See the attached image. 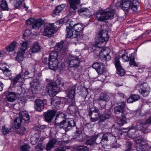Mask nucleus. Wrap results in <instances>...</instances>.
Segmentation results:
<instances>
[{
  "instance_id": "obj_26",
  "label": "nucleus",
  "mask_w": 151,
  "mask_h": 151,
  "mask_svg": "<svg viewBox=\"0 0 151 151\" xmlns=\"http://www.w3.org/2000/svg\"><path fill=\"white\" fill-rule=\"evenodd\" d=\"M57 142V139L55 138L50 139L46 145L45 149L47 151L51 150L54 147Z\"/></svg>"
},
{
  "instance_id": "obj_52",
  "label": "nucleus",
  "mask_w": 151,
  "mask_h": 151,
  "mask_svg": "<svg viewBox=\"0 0 151 151\" xmlns=\"http://www.w3.org/2000/svg\"><path fill=\"white\" fill-rule=\"evenodd\" d=\"M125 145L127 149L124 151H129L132 145V143L130 142H127L126 143Z\"/></svg>"
},
{
  "instance_id": "obj_50",
  "label": "nucleus",
  "mask_w": 151,
  "mask_h": 151,
  "mask_svg": "<svg viewBox=\"0 0 151 151\" xmlns=\"http://www.w3.org/2000/svg\"><path fill=\"white\" fill-rule=\"evenodd\" d=\"M117 70V73L121 76H123L124 75L125 72L124 70L122 68L118 69Z\"/></svg>"
},
{
  "instance_id": "obj_61",
  "label": "nucleus",
  "mask_w": 151,
  "mask_h": 151,
  "mask_svg": "<svg viewBox=\"0 0 151 151\" xmlns=\"http://www.w3.org/2000/svg\"><path fill=\"white\" fill-rule=\"evenodd\" d=\"M122 2H118L116 3L115 5V7L116 8H118L119 7H120L122 9Z\"/></svg>"
},
{
  "instance_id": "obj_2",
  "label": "nucleus",
  "mask_w": 151,
  "mask_h": 151,
  "mask_svg": "<svg viewBox=\"0 0 151 151\" xmlns=\"http://www.w3.org/2000/svg\"><path fill=\"white\" fill-rule=\"evenodd\" d=\"M65 117L64 114H57L56 116L54 127L55 128L63 129L65 132H67L74 127L76 123L72 119L67 120H62V117Z\"/></svg>"
},
{
  "instance_id": "obj_36",
  "label": "nucleus",
  "mask_w": 151,
  "mask_h": 151,
  "mask_svg": "<svg viewBox=\"0 0 151 151\" xmlns=\"http://www.w3.org/2000/svg\"><path fill=\"white\" fill-rule=\"evenodd\" d=\"M96 101L98 103L100 106V108L101 109H105L106 108L107 101H105L101 100V99H98Z\"/></svg>"
},
{
  "instance_id": "obj_55",
  "label": "nucleus",
  "mask_w": 151,
  "mask_h": 151,
  "mask_svg": "<svg viewBox=\"0 0 151 151\" xmlns=\"http://www.w3.org/2000/svg\"><path fill=\"white\" fill-rule=\"evenodd\" d=\"M20 101V103L22 104H25L26 102V99L25 97L22 96H19L18 98Z\"/></svg>"
},
{
  "instance_id": "obj_34",
  "label": "nucleus",
  "mask_w": 151,
  "mask_h": 151,
  "mask_svg": "<svg viewBox=\"0 0 151 151\" xmlns=\"http://www.w3.org/2000/svg\"><path fill=\"white\" fill-rule=\"evenodd\" d=\"M40 136L38 134H35L32 136L30 138L31 143L33 145H35L38 141Z\"/></svg>"
},
{
  "instance_id": "obj_4",
  "label": "nucleus",
  "mask_w": 151,
  "mask_h": 151,
  "mask_svg": "<svg viewBox=\"0 0 151 151\" xmlns=\"http://www.w3.org/2000/svg\"><path fill=\"white\" fill-rule=\"evenodd\" d=\"M64 84L61 81L57 79L55 82H51L49 83L47 86L48 92L50 97H53L56 96L59 92V87L58 86H63Z\"/></svg>"
},
{
  "instance_id": "obj_39",
  "label": "nucleus",
  "mask_w": 151,
  "mask_h": 151,
  "mask_svg": "<svg viewBox=\"0 0 151 151\" xmlns=\"http://www.w3.org/2000/svg\"><path fill=\"white\" fill-rule=\"evenodd\" d=\"M60 104V101L58 99H52L51 100V104L54 106L53 108H57Z\"/></svg>"
},
{
  "instance_id": "obj_19",
  "label": "nucleus",
  "mask_w": 151,
  "mask_h": 151,
  "mask_svg": "<svg viewBox=\"0 0 151 151\" xmlns=\"http://www.w3.org/2000/svg\"><path fill=\"white\" fill-rule=\"evenodd\" d=\"M99 57L101 60L103 62L108 61L111 58L108 50L104 49H102L100 53Z\"/></svg>"
},
{
  "instance_id": "obj_47",
  "label": "nucleus",
  "mask_w": 151,
  "mask_h": 151,
  "mask_svg": "<svg viewBox=\"0 0 151 151\" xmlns=\"http://www.w3.org/2000/svg\"><path fill=\"white\" fill-rule=\"evenodd\" d=\"M105 68L104 66V64L101 65L100 68H99L96 71L99 75L103 74L105 72Z\"/></svg>"
},
{
  "instance_id": "obj_64",
  "label": "nucleus",
  "mask_w": 151,
  "mask_h": 151,
  "mask_svg": "<svg viewBox=\"0 0 151 151\" xmlns=\"http://www.w3.org/2000/svg\"><path fill=\"white\" fill-rule=\"evenodd\" d=\"M55 151H66L65 150L64 147H59L56 148Z\"/></svg>"
},
{
  "instance_id": "obj_49",
  "label": "nucleus",
  "mask_w": 151,
  "mask_h": 151,
  "mask_svg": "<svg viewBox=\"0 0 151 151\" xmlns=\"http://www.w3.org/2000/svg\"><path fill=\"white\" fill-rule=\"evenodd\" d=\"M69 2L70 5H73L75 6H77V5L78 4L80 3V0H68Z\"/></svg>"
},
{
  "instance_id": "obj_8",
  "label": "nucleus",
  "mask_w": 151,
  "mask_h": 151,
  "mask_svg": "<svg viewBox=\"0 0 151 151\" xmlns=\"http://www.w3.org/2000/svg\"><path fill=\"white\" fill-rule=\"evenodd\" d=\"M44 21L40 19H36L33 18H30L27 20L26 22L27 25L32 24V28L35 29H38L44 23Z\"/></svg>"
},
{
  "instance_id": "obj_53",
  "label": "nucleus",
  "mask_w": 151,
  "mask_h": 151,
  "mask_svg": "<svg viewBox=\"0 0 151 151\" xmlns=\"http://www.w3.org/2000/svg\"><path fill=\"white\" fill-rule=\"evenodd\" d=\"M29 77L30 78H33L35 74L34 69L33 68H32L30 69L29 70Z\"/></svg>"
},
{
  "instance_id": "obj_21",
  "label": "nucleus",
  "mask_w": 151,
  "mask_h": 151,
  "mask_svg": "<svg viewBox=\"0 0 151 151\" xmlns=\"http://www.w3.org/2000/svg\"><path fill=\"white\" fill-rule=\"evenodd\" d=\"M35 108L36 110L39 111H42L44 108V103L41 99H37L35 101Z\"/></svg>"
},
{
  "instance_id": "obj_63",
  "label": "nucleus",
  "mask_w": 151,
  "mask_h": 151,
  "mask_svg": "<svg viewBox=\"0 0 151 151\" xmlns=\"http://www.w3.org/2000/svg\"><path fill=\"white\" fill-rule=\"evenodd\" d=\"M134 102V101L131 95L127 99V103H132Z\"/></svg>"
},
{
  "instance_id": "obj_62",
  "label": "nucleus",
  "mask_w": 151,
  "mask_h": 151,
  "mask_svg": "<svg viewBox=\"0 0 151 151\" xmlns=\"http://www.w3.org/2000/svg\"><path fill=\"white\" fill-rule=\"evenodd\" d=\"M61 12V11H60V10L55 8V10L54 11L53 13L55 15H59L60 13Z\"/></svg>"
},
{
  "instance_id": "obj_27",
  "label": "nucleus",
  "mask_w": 151,
  "mask_h": 151,
  "mask_svg": "<svg viewBox=\"0 0 151 151\" xmlns=\"http://www.w3.org/2000/svg\"><path fill=\"white\" fill-rule=\"evenodd\" d=\"M7 101L13 102L17 99L16 94L15 93L13 92L9 93L6 97Z\"/></svg>"
},
{
  "instance_id": "obj_16",
  "label": "nucleus",
  "mask_w": 151,
  "mask_h": 151,
  "mask_svg": "<svg viewBox=\"0 0 151 151\" xmlns=\"http://www.w3.org/2000/svg\"><path fill=\"white\" fill-rule=\"evenodd\" d=\"M140 88L139 90V92L144 97L147 96L150 91V88L147 84L143 83L139 86Z\"/></svg>"
},
{
  "instance_id": "obj_40",
  "label": "nucleus",
  "mask_w": 151,
  "mask_h": 151,
  "mask_svg": "<svg viewBox=\"0 0 151 151\" xmlns=\"http://www.w3.org/2000/svg\"><path fill=\"white\" fill-rule=\"evenodd\" d=\"M99 99L107 102L109 100L110 97L107 94L102 93L101 94Z\"/></svg>"
},
{
  "instance_id": "obj_46",
  "label": "nucleus",
  "mask_w": 151,
  "mask_h": 151,
  "mask_svg": "<svg viewBox=\"0 0 151 151\" xmlns=\"http://www.w3.org/2000/svg\"><path fill=\"white\" fill-rule=\"evenodd\" d=\"M89 149L86 146L84 145H80L77 147V151H88Z\"/></svg>"
},
{
  "instance_id": "obj_32",
  "label": "nucleus",
  "mask_w": 151,
  "mask_h": 151,
  "mask_svg": "<svg viewBox=\"0 0 151 151\" xmlns=\"http://www.w3.org/2000/svg\"><path fill=\"white\" fill-rule=\"evenodd\" d=\"M4 75L6 76L9 77L12 75V71L6 67H3L0 68Z\"/></svg>"
},
{
  "instance_id": "obj_44",
  "label": "nucleus",
  "mask_w": 151,
  "mask_h": 151,
  "mask_svg": "<svg viewBox=\"0 0 151 151\" xmlns=\"http://www.w3.org/2000/svg\"><path fill=\"white\" fill-rule=\"evenodd\" d=\"M103 64V63L101 62H96L92 64V67L97 71V69L100 68Z\"/></svg>"
},
{
  "instance_id": "obj_59",
  "label": "nucleus",
  "mask_w": 151,
  "mask_h": 151,
  "mask_svg": "<svg viewBox=\"0 0 151 151\" xmlns=\"http://www.w3.org/2000/svg\"><path fill=\"white\" fill-rule=\"evenodd\" d=\"M31 34V31L29 29H27L26 30L24 33L23 34V36L24 37H27L28 36H30Z\"/></svg>"
},
{
  "instance_id": "obj_57",
  "label": "nucleus",
  "mask_w": 151,
  "mask_h": 151,
  "mask_svg": "<svg viewBox=\"0 0 151 151\" xmlns=\"http://www.w3.org/2000/svg\"><path fill=\"white\" fill-rule=\"evenodd\" d=\"M76 139L80 142H82L84 139L83 136L82 134H79V135L76 136Z\"/></svg>"
},
{
  "instance_id": "obj_28",
  "label": "nucleus",
  "mask_w": 151,
  "mask_h": 151,
  "mask_svg": "<svg viewBox=\"0 0 151 151\" xmlns=\"http://www.w3.org/2000/svg\"><path fill=\"white\" fill-rule=\"evenodd\" d=\"M40 50V47L38 44L37 42H35L33 43L32 46L30 50L32 52L35 53L39 52Z\"/></svg>"
},
{
  "instance_id": "obj_7",
  "label": "nucleus",
  "mask_w": 151,
  "mask_h": 151,
  "mask_svg": "<svg viewBox=\"0 0 151 151\" xmlns=\"http://www.w3.org/2000/svg\"><path fill=\"white\" fill-rule=\"evenodd\" d=\"M115 13V10L112 9L110 11H105L102 12L99 17H96L99 21L104 22L107 19H111L114 18Z\"/></svg>"
},
{
  "instance_id": "obj_43",
  "label": "nucleus",
  "mask_w": 151,
  "mask_h": 151,
  "mask_svg": "<svg viewBox=\"0 0 151 151\" xmlns=\"http://www.w3.org/2000/svg\"><path fill=\"white\" fill-rule=\"evenodd\" d=\"M30 148V146L27 144L20 147V151H29Z\"/></svg>"
},
{
  "instance_id": "obj_37",
  "label": "nucleus",
  "mask_w": 151,
  "mask_h": 151,
  "mask_svg": "<svg viewBox=\"0 0 151 151\" xmlns=\"http://www.w3.org/2000/svg\"><path fill=\"white\" fill-rule=\"evenodd\" d=\"M78 12L80 14L83 13H85L84 14H85L86 16H88L90 15V12L87 8H80L78 10Z\"/></svg>"
},
{
  "instance_id": "obj_31",
  "label": "nucleus",
  "mask_w": 151,
  "mask_h": 151,
  "mask_svg": "<svg viewBox=\"0 0 151 151\" xmlns=\"http://www.w3.org/2000/svg\"><path fill=\"white\" fill-rule=\"evenodd\" d=\"M121 116L122 118L119 119L117 120V124L119 127H121L127 123L125 115H122Z\"/></svg>"
},
{
  "instance_id": "obj_33",
  "label": "nucleus",
  "mask_w": 151,
  "mask_h": 151,
  "mask_svg": "<svg viewBox=\"0 0 151 151\" xmlns=\"http://www.w3.org/2000/svg\"><path fill=\"white\" fill-rule=\"evenodd\" d=\"M0 7L2 10H8V4L5 0H1L0 1Z\"/></svg>"
},
{
  "instance_id": "obj_45",
  "label": "nucleus",
  "mask_w": 151,
  "mask_h": 151,
  "mask_svg": "<svg viewBox=\"0 0 151 151\" xmlns=\"http://www.w3.org/2000/svg\"><path fill=\"white\" fill-rule=\"evenodd\" d=\"M24 0H17L13 4L14 8L15 9L18 8L22 5Z\"/></svg>"
},
{
  "instance_id": "obj_48",
  "label": "nucleus",
  "mask_w": 151,
  "mask_h": 151,
  "mask_svg": "<svg viewBox=\"0 0 151 151\" xmlns=\"http://www.w3.org/2000/svg\"><path fill=\"white\" fill-rule=\"evenodd\" d=\"M115 65L117 69L122 68L119 62V58H118L116 57L115 59Z\"/></svg>"
},
{
  "instance_id": "obj_58",
  "label": "nucleus",
  "mask_w": 151,
  "mask_h": 151,
  "mask_svg": "<svg viewBox=\"0 0 151 151\" xmlns=\"http://www.w3.org/2000/svg\"><path fill=\"white\" fill-rule=\"evenodd\" d=\"M65 7V4H62V5H58L55 8L62 11L64 9Z\"/></svg>"
},
{
  "instance_id": "obj_17",
  "label": "nucleus",
  "mask_w": 151,
  "mask_h": 151,
  "mask_svg": "<svg viewBox=\"0 0 151 151\" xmlns=\"http://www.w3.org/2000/svg\"><path fill=\"white\" fill-rule=\"evenodd\" d=\"M117 104L119 105L114 108V112L116 114H118L120 113L122 115H124V113L125 111L124 108L126 106L125 102L124 101L118 102Z\"/></svg>"
},
{
  "instance_id": "obj_56",
  "label": "nucleus",
  "mask_w": 151,
  "mask_h": 151,
  "mask_svg": "<svg viewBox=\"0 0 151 151\" xmlns=\"http://www.w3.org/2000/svg\"><path fill=\"white\" fill-rule=\"evenodd\" d=\"M64 42L61 41L60 42L58 43L57 44V47L58 48V50H61L63 48Z\"/></svg>"
},
{
  "instance_id": "obj_3",
  "label": "nucleus",
  "mask_w": 151,
  "mask_h": 151,
  "mask_svg": "<svg viewBox=\"0 0 151 151\" xmlns=\"http://www.w3.org/2000/svg\"><path fill=\"white\" fill-rule=\"evenodd\" d=\"M109 37L107 30L105 29H103L96 35L95 38L96 46L99 48L104 46L108 40Z\"/></svg>"
},
{
  "instance_id": "obj_42",
  "label": "nucleus",
  "mask_w": 151,
  "mask_h": 151,
  "mask_svg": "<svg viewBox=\"0 0 151 151\" xmlns=\"http://www.w3.org/2000/svg\"><path fill=\"white\" fill-rule=\"evenodd\" d=\"M111 115V112L107 110L102 115L101 120L103 121L106 119L109 118Z\"/></svg>"
},
{
  "instance_id": "obj_60",
  "label": "nucleus",
  "mask_w": 151,
  "mask_h": 151,
  "mask_svg": "<svg viewBox=\"0 0 151 151\" xmlns=\"http://www.w3.org/2000/svg\"><path fill=\"white\" fill-rule=\"evenodd\" d=\"M64 22V20L63 19H60L58 21L56 22L57 24L61 26L63 24Z\"/></svg>"
},
{
  "instance_id": "obj_11",
  "label": "nucleus",
  "mask_w": 151,
  "mask_h": 151,
  "mask_svg": "<svg viewBox=\"0 0 151 151\" xmlns=\"http://www.w3.org/2000/svg\"><path fill=\"white\" fill-rule=\"evenodd\" d=\"M55 32L53 24H47L44 25L43 34L44 36L50 37Z\"/></svg>"
},
{
  "instance_id": "obj_20",
  "label": "nucleus",
  "mask_w": 151,
  "mask_h": 151,
  "mask_svg": "<svg viewBox=\"0 0 151 151\" xmlns=\"http://www.w3.org/2000/svg\"><path fill=\"white\" fill-rule=\"evenodd\" d=\"M19 118L21 119V122L22 123L23 120L26 123H28L29 122V116L26 111H20L19 113V116L16 118Z\"/></svg>"
},
{
  "instance_id": "obj_23",
  "label": "nucleus",
  "mask_w": 151,
  "mask_h": 151,
  "mask_svg": "<svg viewBox=\"0 0 151 151\" xmlns=\"http://www.w3.org/2000/svg\"><path fill=\"white\" fill-rule=\"evenodd\" d=\"M24 80V73L21 72L19 74L14 78L12 80L13 84H15L18 82H21Z\"/></svg>"
},
{
  "instance_id": "obj_10",
  "label": "nucleus",
  "mask_w": 151,
  "mask_h": 151,
  "mask_svg": "<svg viewBox=\"0 0 151 151\" xmlns=\"http://www.w3.org/2000/svg\"><path fill=\"white\" fill-rule=\"evenodd\" d=\"M89 115L90 120L92 122H95L99 119L101 120L102 115L100 114L98 109L94 108H90Z\"/></svg>"
},
{
  "instance_id": "obj_51",
  "label": "nucleus",
  "mask_w": 151,
  "mask_h": 151,
  "mask_svg": "<svg viewBox=\"0 0 151 151\" xmlns=\"http://www.w3.org/2000/svg\"><path fill=\"white\" fill-rule=\"evenodd\" d=\"M37 86H33L31 87V91L32 94H35L38 93V89Z\"/></svg>"
},
{
  "instance_id": "obj_9",
  "label": "nucleus",
  "mask_w": 151,
  "mask_h": 151,
  "mask_svg": "<svg viewBox=\"0 0 151 151\" xmlns=\"http://www.w3.org/2000/svg\"><path fill=\"white\" fill-rule=\"evenodd\" d=\"M145 141L142 137H137L135 140V145L139 151H148L149 147L147 144L145 143Z\"/></svg>"
},
{
  "instance_id": "obj_1",
  "label": "nucleus",
  "mask_w": 151,
  "mask_h": 151,
  "mask_svg": "<svg viewBox=\"0 0 151 151\" xmlns=\"http://www.w3.org/2000/svg\"><path fill=\"white\" fill-rule=\"evenodd\" d=\"M65 25L66 37L74 39L77 41L81 39L83 35L82 31L84 27L82 24H74L73 21L69 20L66 22Z\"/></svg>"
},
{
  "instance_id": "obj_18",
  "label": "nucleus",
  "mask_w": 151,
  "mask_h": 151,
  "mask_svg": "<svg viewBox=\"0 0 151 151\" xmlns=\"http://www.w3.org/2000/svg\"><path fill=\"white\" fill-rule=\"evenodd\" d=\"M147 124H151V116H150L145 122L140 120L138 122L136 126H132L129 129H135L137 128H138V126L139 125H140V127H139V128L141 129H143L144 128V126Z\"/></svg>"
},
{
  "instance_id": "obj_38",
  "label": "nucleus",
  "mask_w": 151,
  "mask_h": 151,
  "mask_svg": "<svg viewBox=\"0 0 151 151\" xmlns=\"http://www.w3.org/2000/svg\"><path fill=\"white\" fill-rule=\"evenodd\" d=\"M77 9V6L70 5L69 15L72 16L74 15L76 13V10Z\"/></svg>"
},
{
  "instance_id": "obj_25",
  "label": "nucleus",
  "mask_w": 151,
  "mask_h": 151,
  "mask_svg": "<svg viewBox=\"0 0 151 151\" xmlns=\"http://www.w3.org/2000/svg\"><path fill=\"white\" fill-rule=\"evenodd\" d=\"M58 60H55V61L49 60L48 63H47V61H46V62L45 63L46 64L48 63L49 68L50 69L54 70H56L58 69Z\"/></svg>"
},
{
  "instance_id": "obj_22",
  "label": "nucleus",
  "mask_w": 151,
  "mask_h": 151,
  "mask_svg": "<svg viewBox=\"0 0 151 151\" xmlns=\"http://www.w3.org/2000/svg\"><path fill=\"white\" fill-rule=\"evenodd\" d=\"M55 113L56 112L53 110L48 111L45 113V120L48 122H50L55 116Z\"/></svg>"
},
{
  "instance_id": "obj_13",
  "label": "nucleus",
  "mask_w": 151,
  "mask_h": 151,
  "mask_svg": "<svg viewBox=\"0 0 151 151\" xmlns=\"http://www.w3.org/2000/svg\"><path fill=\"white\" fill-rule=\"evenodd\" d=\"M27 42H23L21 47L19 49L17 56L15 58L16 60L19 62L22 61L23 59L24 54L28 47Z\"/></svg>"
},
{
  "instance_id": "obj_41",
  "label": "nucleus",
  "mask_w": 151,
  "mask_h": 151,
  "mask_svg": "<svg viewBox=\"0 0 151 151\" xmlns=\"http://www.w3.org/2000/svg\"><path fill=\"white\" fill-rule=\"evenodd\" d=\"M11 128L6 127L5 126H3L2 127L1 132L4 135H6L11 132Z\"/></svg>"
},
{
  "instance_id": "obj_24",
  "label": "nucleus",
  "mask_w": 151,
  "mask_h": 151,
  "mask_svg": "<svg viewBox=\"0 0 151 151\" xmlns=\"http://www.w3.org/2000/svg\"><path fill=\"white\" fill-rule=\"evenodd\" d=\"M112 137H113L112 135L109 133L104 134L102 136V139H101V142L99 144H100L103 147H104L105 145L104 141L107 142L108 141L109 139Z\"/></svg>"
},
{
  "instance_id": "obj_5",
  "label": "nucleus",
  "mask_w": 151,
  "mask_h": 151,
  "mask_svg": "<svg viewBox=\"0 0 151 151\" xmlns=\"http://www.w3.org/2000/svg\"><path fill=\"white\" fill-rule=\"evenodd\" d=\"M122 1V9L125 11H128L130 9L135 12L137 10V6L139 3L136 0H121Z\"/></svg>"
},
{
  "instance_id": "obj_54",
  "label": "nucleus",
  "mask_w": 151,
  "mask_h": 151,
  "mask_svg": "<svg viewBox=\"0 0 151 151\" xmlns=\"http://www.w3.org/2000/svg\"><path fill=\"white\" fill-rule=\"evenodd\" d=\"M131 96L133 98L134 102L139 100L140 98V96L138 95L137 94H132Z\"/></svg>"
},
{
  "instance_id": "obj_29",
  "label": "nucleus",
  "mask_w": 151,
  "mask_h": 151,
  "mask_svg": "<svg viewBox=\"0 0 151 151\" xmlns=\"http://www.w3.org/2000/svg\"><path fill=\"white\" fill-rule=\"evenodd\" d=\"M98 137V136L97 135L91 138L86 140V144L87 145H91L94 144L95 143L98 144L99 143L96 142V140Z\"/></svg>"
},
{
  "instance_id": "obj_12",
  "label": "nucleus",
  "mask_w": 151,
  "mask_h": 151,
  "mask_svg": "<svg viewBox=\"0 0 151 151\" xmlns=\"http://www.w3.org/2000/svg\"><path fill=\"white\" fill-rule=\"evenodd\" d=\"M68 66L70 68H77L79 65L80 61L78 57L70 55L67 60Z\"/></svg>"
},
{
  "instance_id": "obj_30",
  "label": "nucleus",
  "mask_w": 151,
  "mask_h": 151,
  "mask_svg": "<svg viewBox=\"0 0 151 151\" xmlns=\"http://www.w3.org/2000/svg\"><path fill=\"white\" fill-rule=\"evenodd\" d=\"M16 42L14 41L6 47V50L8 52H11L14 51L16 47Z\"/></svg>"
},
{
  "instance_id": "obj_14",
  "label": "nucleus",
  "mask_w": 151,
  "mask_h": 151,
  "mask_svg": "<svg viewBox=\"0 0 151 151\" xmlns=\"http://www.w3.org/2000/svg\"><path fill=\"white\" fill-rule=\"evenodd\" d=\"M119 56L121 57L124 61H129V64L134 66H138V64L136 63L134 61V58L133 56H131L130 58L128 56L127 54L124 50H122L119 52Z\"/></svg>"
},
{
  "instance_id": "obj_35",
  "label": "nucleus",
  "mask_w": 151,
  "mask_h": 151,
  "mask_svg": "<svg viewBox=\"0 0 151 151\" xmlns=\"http://www.w3.org/2000/svg\"><path fill=\"white\" fill-rule=\"evenodd\" d=\"M58 56V53L57 52L52 51L50 54L49 60H53V61L58 60L57 59Z\"/></svg>"
},
{
  "instance_id": "obj_6",
  "label": "nucleus",
  "mask_w": 151,
  "mask_h": 151,
  "mask_svg": "<svg viewBox=\"0 0 151 151\" xmlns=\"http://www.w3.org/2000/svg\"><path fill=\"white\" fill-rule=\"evenodd\" d=\"M76 86V85L70 86L66 91L67 96L69 98V101H71V102L68 107V109L71 112H73L75 110V108L73 106L75 104L74 97L75 92Z\"/></svg>"
},
{
  "instance_id": "obj_15",
  "label": "nucleus",
  "mask_w": 151,
  "mask_h": 151,
  "mask_svg": "<svg viewBox=\"0 0 151 151\" xmlns=\"http://www.w3.org/2000/svg\"><path fill=\"white\" fill-rule=\"evenodd\" d=\"M21 119L19 118H16L14 120V126L17 129V133L21 135L24 134L26 132V128L24 127H21L22 122Z\"/></svg>"
}]
</instances>
